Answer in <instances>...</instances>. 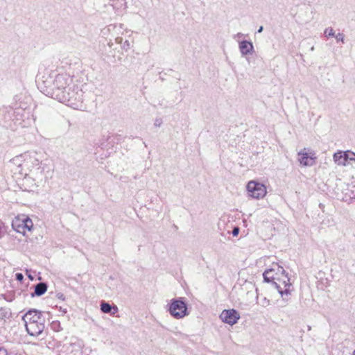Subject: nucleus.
Returning a JSON list of instances; mask_svg holds the SVG:
<instances>
[{"label": "nucleus", "mask_w": 355, "mask_h": 355, "mask_svg": "<svg viewBox=\"0 0 355 355\" xmlns=\"http://www.w3.org/2000/svg\"><path fill=\"white\" fill-rule=\"evenodd\" d=\"M37 85L41 92L73 109H78L83 101V92L73 83L69 73L59 70L44 69L37 76Z\"/></svg>", "instance_id": "nucleus-1"}, {"label": "nucleus", "mask_w": 355, "mask_h": 355, "mask_svg": "<svg viewBox=\"0 0 355 355\" xmlns=\"http://www.w3.org/2000/svg\"><path fill=\"white\" fill-rule=\"evenodd\" d=\"M26 331L31 336H38L45 328V318L42 312L30 309L22 317Z\"/></svg>", "instance_id": "nucleus-2"}, {"label": "nucleus", "mask_w": 355, "mask_h": 355, "mask_svg": "<svg viewBox=\"0 0 355 355\" xmlns=\"http://www.w3.org/2000/svg\"><path fill=\"white\" fill-rule=\"evenodd\" d=\"M272 284L277 288L282 298V306H286L291 300L292 287V284L290 282L289 277H288V274L282 275L281 277H277Z\"/></svg>", "instance_id": "nucleus-3"}, {"label": "nucleus", "mask_w": 355, "mask_h": 355, "mask_svg": "<svg viewBox=\"0 0 355 355\" xmlns=\"http://www.w3.org/2000/svg\"><path fill=\"white\" fill-rule=\"evenodd\" d=\"M167 311L173 318L177 320L182 319L189 314L187 304L184 297L171 300Z\"/></svg>", "instance_id": "nucleus-4"}, {"label": "nucleus", "mask_w": 355, "mask_h": 355, "mask_svg": "<svg viewBox=\"0 0 355 355\" xmlns=\"http://www.w3.org/2000/svg\"><path fill=\"white\" fill-rule=\"evenodd\" d=\"M247 190L249 195L256 199L262 198L266 194V187L255 181H250L247 184Z\"/></svg>", "instance_id": "nucleus-5"}, {"label": "nucleus", "mask_w": 355, "mask_h": 355, "mask_svg": "<svg viewBox=\"0 0 355 355\" xmlns=\"http://www.w3.org/2000/svg\"><path fill=\"white\" fill-rule=\"evenodd\" d=\"M220 318L223 322L234 325L239 320L240 314L235 309H225L220 313Z\"/></svg>", "instance_id": "nucleus-6"}, {"label": "nucleus", "mask_w": 355, "mask_h": 355, "mask_svg": "<svg viewBox=\"0 0 355 355\" xmlns=\"http://www.w3.org/2000/svg\"><path fill=\"white\" fill-rule=\"evenodd\" d=\"M36 152H26L23 153L24 166L27 168H32L40 164V160L37 157Z\"/></svg>", "instance_id": "nucleus-7"}, {"label": "nucleus", "mask_w": 355, "mask_h": 355, "mask_svg": "<svg viewBox=\"0 0 355 355\" xmlns=\"http://www.w3.org/2000/svg\"><path fill=\"white\" fill-rule=\"evenodd\" d=\"M239 50L242 56L252 54L254 52V46L251 42L243 40L239 42Z\"/></svg>", "instance_id": "nucleus-8"}, {"label": "nucleus", "mask_w": 355, "mask_h": 355, "mask_svg": "<svg viewBox=\"0 0 355 355\" xmlns=\"http://www.w3.org/2000/svg\"><path fill=\"white\" fill-rule=\"evenodd\" d=\"M298 160L301 165L304 166H311L314 164V157L310 156L307 153L300 152L298 153Z\"/></svg>", "instance_id": "nucleus-9"}, {"label": "nucleus", "mask_w": 355, "mask_h": 355, "mask_svg": "<svg viewBox=\"0 0 355 355\" xmlns=\"http://www.w3.org/2000/svg\"><path fill=\"white\" fill-rule=\"evenodd\" d=\"M334 160L338 165H349L348 159H347L345 152L339 151L334 153Z\"/></svg>", "instance_id": "nucleus-10"}, {"label": "nucleus", "mask_w": 355, "mask_h": 355, "mask_svg": "<svg viewBox=\"0 0 355 355\" xmlns=\"http://www.w3.org/2000/svg\"><path fill=\"white\" fill-rule=\"evenodd\" d=\"M101 310L103 313L114 315L118 311V308L116 306H112L108 302L103 301L101 303Z\"/></svg>", "instance_id": "nucleus-11"}, {"label": "nucleus", "mask_w": 355, "mask_h": 355, "mask_svg": "<svg viewBox=\"0 0 355 355\" xmlns=\"http://www.w3.org/2000/svg\"><path fill=\"white\" fill-rule=\"evenodd\" d=\"M47 284L45 282L38 283L35 286L34 293L32 294V296H41L44 294L47 290Z\"/></svg>", "instance_id": "nucleus-12"}, {"label": "nucleus", "mask_w": 355, "mask_h": 355, "mask_svg": "<svg viewBox=\"0 0 355 355\" xmlns=\"http://www.w3.org/2000/svg\"><path fill=\"white\" fill-rule=\"evenodd\" d=\"M275 272V269H274L273 266L271 268L266 270L263 274L264 281L268 283H273L275 278H277Z\"/></svg>", "instance_id": "nucleus-13"}, {"label": "nucleus", "mask_w": 355, "mask_h": 355, "mask_svg": "<svg viewBox=\"0 0 355 355\" xmlns=\"http://www.w3.org/2000/svg\"><path fill=\"white\" fill-rule=\"evenodd\" d=\"M21 221L22 219L16 218L15 220L12 221V226L15 231L24 234L25 227H24V223H21Z\"/></svg>", "instance_id": "nucleus-14"}, {"label": "nucleus", "mask_w": 355, "mask_h": 355, "mask_svg": "<svg viewBox=\"0 0 355 355\" xmlns=\"http://www.w3.org/2000/svg\"><path fill=\"white\" fill-rule=\"evenodd\" d=\"M12 313L9 308H0V320H6L11 317Z\"/></svg>", "instance_id": "nucleus-15"}, {"label": "nucleus", "mask_w": 355, "mask_h": 355, "mask_svg": "<svg viewBox=\"0 0 355 355\" xmlns=\"http://www.w3.org/2000/svg\"><path fill=\"white\" fill-rule=\"evenodd\" d=\"M115 42L117 44H121V48L127 51L130 48V44L128 40H125L124 42H123V38L121 37H117L115 39Z\"/></svg>", "instance_id": "nucleus-16"}, {"label": "nucleus", "mask_w": 355, "mask_h": 355, "mask_svg": "<svg viewBox=\"0 0 355 355\" xmlns=\"http://www.w3.org/2000/svg\"><path fill=\"white\" fill-rule=\"evenodd\" d=\"M66 347V350L69 351L71 348V352L76 351L80 353L81 345L78 343H70L69 345H64L63 348Z\"/></svg>", "instance_id": "nucleus-17"}, {"label": "nucleus", "mask_w": 355, "mask_h": 355, "mask_svg": "<svg viewBox=\"0 0 355 355\" xmlns=\"http://www.w3.org/2000/svg\"><path fill=\"white\" fill-rule=\"evenodd\" d=\"M21 223H23L24 227H25V230H27L28 231H31L33 228V223L31 218L28 217H24L22 218Z\"/></svg>", "instance_id": "nucleus-18"}, {"label": "nucleus", "mask_w": 355, "mask_h": 355, "mask_svg": "<svg viewBox=\"0 0 355 355\" xmlns=\"http://www.w3.org/2000/svg\"><path fill=\"white\" fill-rule=\"evenodd\" d=\"M10 162L17 166H24V157H23V154H21L19 155H17L16 157H15L14 158H12Z\"/></svg>", "instance_id": "nucleus-19"}, {"label": "nucleus", "mask_w": 355, "mask_h": 355, "mask_svg": "<svg viewBox=\"0 0 355 355\" xmlns=\"http://www.w3.org/2000/svg\"><path fill=\"white\" fill-rule=\"evenodd\" d=\"M272 266L274 269H275V273L276 277H281L282 275L287 274L284 268L278 264H273Z\"/></svg>", "instance_id": "nucleus-20"}, {"label": "nucleus", "mask_w": 355, "mask_h": 355, "mask_svg": "<svg viewBox=\"0 0 355 355\" xmlns=\"http://www.w3.org/2000/svg\"><path fill=\"white\" fill-rule=\"evenodd\" d=\"M346 157L348 159L349 164H352V162H355V153L351 151H346Z\"/></svg>", "instance_id": "nucleus-21"}, {"label": "nucleus", "mask_w": 355, "mask_h": 355, "mask_svg": "<svg viewBox=\"0 0 355 355\" xmlns=\"http://www.w3.org/2000/svg\"><path fill=\"white\" fill-rule=\"evenodd\" d=\"M324 34L326 37H334L335 31L331 27H330L324 30Z\"/></svg>", "instance_id": "nucleus-22"}, {"label": "nucleus", "mask_w": 355, "mask_h": 355, "mask_svg": "<svg viewBox=\"0 0 355 355\" xmlns=\"http://www.w3.org/2000/svg\"><path fill=\"white\" fill-rule=\"evenodd\" d=\"M51 328L55 331H60L62 329L60 323L58 321H53L51 323Z\"/></svg>", "instance_id": "nucleus-23"}, {"label": "nucleus", "mask_w": 355, "mask_h": 355, "mask_svg": "<svg viewBox=\"0 0 355 355\" xmlns=\"http://www.w3.org/2000/svg\"><path fill=\"white\" fill-rule=\"evenodd\" d=\"M335 38L337 42H341L343 44H345V35L343 33H339L337 35H335Z\"/></svg>", "instance_id": "nucleus-24"}, {"label": "nucleus", "mask_w": 355, "mask_h": 355, "mask_svg": "<svg viewBox=\"0 0 355 355\" xmlns=\"http://www.w3.org/2000/svg\"><path fill=\"white\" fill-rule=\"evenodd\" d=\"M259 304L261 306L266 307L270 304V300H268L266 297H263L262 299H261Z\"/></svg>", "instance_id": "nucleus-25"}, {"label": "nucleus", "mask_w": 355, "mask_h": 355, "mask_svg": "<svg viewBox=\"0 0 355 355\" xmlns=\"http://www.w3.org/2000/svg\"><path fill=\"white\" fill-rule=\"evenodd\" d=\"M162 124V120L161 118L155 119V122H154V125L155 127H160Z\"/></svg>", "instance_id": "nucleus-26"}, {"label": "nucleus", "mask_w": 355, "mask_h": 355, "mask_svg": "<svg viewBox=\"0 0 355 355\" xmlns=\"http://www.w3.org/2000/svg\"><path fill=\"white\" fill-rule=\"evenodd\" d=\"M15 277H16L17 280L21 282L24 279V275L21 273L18 272V273H16Z\"/></svg>", "instance_id": "nucleus-27"}, {"label": "nucleus", "mask_w": 355, "mask_h": 355, "mask_svg": "<svg viewBox=\"0 0 355 355\" xmlns=\"http://www.w3.org/2000/svg\"><path fill=\"white\" fill-rule=\"evenodd\" d=\"M239 233V228L238 227H234L233 230H232V235L234 236H236Z\"/></svg>", "instance_id": "nucleus-28"}, {"label": "nucleus", "mask_w": 355, "mask_h": 355, "mask_svg": "<svg viewBox=\"0 0 355 355\" xmlns=\"http://www.w3.org/2000/svg\"><path fill=\"white\" fill-rule=\"evenodd\" d=\"M57 297L60 300H64V296L62 293H58L57 295H56Z\"/></svg>", "instance_id": "nucleus-29"}, {"label": "nucleus", "mask_w": 355, "mask_h": 355, "mask_svg": "<svg viewBox=\"0 0 355 355\" xmlns=\"http://www.w3.org/2000/svg\"><path fill=\"white\" fill-rule=\"evenodd\" d=\"M6 350L3 348L0 347V355H6Z\"/></svg>", "instance_id": "nucleus-30"}, {"label": "nucleus", "mask_w": 355, "mask_h": 355, "mask_svg": "<svg viewBox=\"0 0 355 355\" xmlns=\"http://www.w3.org/2000/svg\"><path fill=\"white\" fill-rule=\"evenodd\" d=\"M263 26H260L257 31V33H261L263 31Z\"/></svg>", "instance_id": "nucleus-31"}, {"label": "nucleus", "mask_w": 355, "mask_h": 355, "mask_svg": "<svg viewBox=\"0 0 355 355\" xmlns=\"http://www.w3.org/2000/svg\"><path fill=\"white\" fill-rule=\"evenodd\" d=\"M28 277L31 280H33V279H34V278H33V277L31 274L28 275Z\"/></svg>", "instance_id": "nucleus-32"}, {"label": "nucleus", "mask_w": 355, "mask_h": 355, "mask_svg": "<svg viewBox=\"0 0 355 355\" xmlns=\"http://www.w3.org/2000/svg\"><path fill=\"white\" fill-rule=\"evenodd\" d=\"M241 36H243V34H242L241 33H237V35H236V37H241Z\"/></svg>", "instance_id": "nucleus-33"}, {"label": "nucleus", "mask_w": 355, "mask_h": 355, "mask_svg": "<svg viewBox=\"0 0 355 355\" xmlns=\"http://www.w3.org/2000/svg\"><path fill=\"white\" fill-rule=\"evenodd\" d=\"M352 355H355V349L353 351Z\"/></svg>", "instance_id": "nucleus-34"}, {"label": "nucleus", "mask_w": 355, "mask_h": 355, "mask_svg": "<svg viewBox=\"0 0 355 355\" xmlns=\"http://www.w3.org/2000/svg\"><path fill=\"white\" fill-rule=\"evenodd\" d=\"M311 51H313L314 50V46H312L311 49Z\"/></svg>", "instance_id": "nucleus-35"}]
</instances>
